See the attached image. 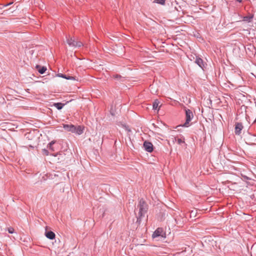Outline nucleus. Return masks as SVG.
<instances>
[{
    "label": "nucleus",
    "mask_w": 256,
    "mask_h": 256,
    "mask_svg": "<svg viewBox=\"0 0 256 256\" xmlns=\"http://www.w3.org/2000/svg\"><path fill=\"white\" fill-rule=\"evenodd\" d=\"M8 232L10 234H13L14 232V230L12 228H8Z\"/></svg>",
    "instance_id": "24"
},
{
    "label": "nucleus",
    "mask_w": 256,
    "mask_h": 256,
    "mask_svg": "<svg viewBox=\"0 0 256 256\" xmlns=\"http://www.w3.org/2000/svg\"><path fill=\"white\" fill-rule=\"evenodd\" d=\"M138 208L139 211L137 216V222L140 223L141 219L144 216L148 211V206L143 199H141L139 201Z\"/></svg>",
    "instance_id": "1"
},
{
    "label": "nucleus",
    "mask_w": 256,
    "mask_h": 256,
    "mask_svg": "<svg viewBox=\"0 0 256 256\" xmlns=\"http://www.w3.org/2000/svg\"><path fill=\"white\" fill-rule=\"evenodd\" d=\"M43 152H44V154H45L46 155L48 154V150H46V149H44Z\"/></svg>",
    "instance_id": "25"
},
{
    "label": "nucleus",
    "mask_w": 256,
    "mask_h": 256,
    "mask_svg": "<svg viewBox=\"0 0 256 256\" xmlns=\"http://www.w3.org/2000/svg\"><path fill=\"white\" fill-rule=\"evenodd\" d=\"M195 62L202 68L203 69V68L204 67V64L203 61V60L200 58L196 57V59L195 60Z\"/></svg>",
    "instance_id": "6"
},
{
    "label": "nucleus",
    "mask_w": 256,
    "mask_h": 256,
    "mask_svg": "<svg viewBox=\"0 0 256 256\" xmlns=\"http://www.w3.org/2000/svg\"><path fill=\"white\" fill-rule=\"evenodd\" d=\"M36 68L38 69V72L40 74H44L46 71V70L47 68L46 66H42L41 67L40 66H36Z\"/></svg>",
    "instance_id": "10"
},
{
    "label": "nucleus",
    "mask_w": 256,
    "mask_h": 256,
    "mask_svg": "<svg viewBox=\"0 0 256 256\" xmlns=\"http://www.w3.org/2000/svg\"><path fill=\"white\" fill-rule=\"evenodd\" d=\"M236 1L239 2H242V0H236Z\"/></svg>",
    "instance_id": "26"
},
{
    "label": "nucleus",
    "mask_w": 256,
    "mask_h": 256,
    "mask_svg": "<svg viewBox=\"0 0 256 256\" xmlns=\"http://www.w3.org/2000/svg\"><path fill=\"white\" fill-rule=\"evenodd\" d=\"M143 146L144 150L148 152H152L153 151V144L150 142L145 141L144 142Z\"/></svg>",
    "instance_id": "3"
},
{
    "label": "nucleus",
    "mask_w": 256,
    "mask_h": 256,
    "mask_svg": "<svg viewBox=\"0 0 256 256\" xmlns=\"http://www.w3.org/2000/svg\"><path fill=\"white\" fill-rule=\"evenodd\" d=\"M55 143V141L53 140L52 141L50 142L48 146V148H49L50 150H54V148H52V145Z\"/></svg>",
    "instance_id": "17"
},
{
    "label": "nucleus",
    "mask_w": 256,
    "mask_h": 256,
    "mask_svg": "<svg viewBox=\"0 0 256 256\" xmlns=\"http://www.w3.org/2000/svg\"><path fill=\"white\" fill-rule=\"evenodd\" d=\"M54 106L58 110H60L62 108L64 104L61 102H56L54 104Z\"/></svg>",
    "instance_id": "13"
},
{
    "label": "nucleus",
    "mask_w": 256,
    "mask_h": 256,
    "mask_svg": "<svg viewBox=\"0 0 256 256\" xmlns=\"http://www.w3.org/2000/svg\"><path fill=\"white\" fill-rule=\"evenodd\" d=\"M84 128V126H75V130L74 133L80 135L83 133Z\"/></svg>",
    "instance_id": "7"
},
{
    "label": "nucleus",
    "mask_w": 256,
    "mask_h": 256,
    "mask_svg": "<svg viewBox=\"0 0 256 256\" xmlns=\"http://www.w3.org/2000/svg\"><path fill=\"white\" fill-rule=\"evenodd\" d=\"M177 142H178V143L180 144L184 143V140H182L181 138H178Z\"/></svg>",
    "instance_id": "23"
},
{
    "label": "nucleus",
    "mask_w": 256,
    "mask_h": 256,
    "mask_svg": "<svg viewBox=\"0 0 256 256\" xmlns=\"http://www.w3.org/2000/svg\"><path fill=\"white\" fill-rule=\"evenodd\" d=\"M66 80H78V78H76V76H67L66 77Z\"/></svg>",
    "instance_id": "16"
},
{
    "label": "nucleus",
    "mask_w": 256,
    "mask_h": 256,
    "mask_svg": "<svg viewBox=\"0 0 256 256\" xmlns=\"http://www.w3.org/2000/svg\"><path fill=\"white\" fill-rule=\"evenodd\" d=\"M75 46L74 47H80L81 46H82V42H76V43H75Z\"/></svg>",
    "instance_id": "19"
},
{
    "label": "nucleus",
    "mask_w": 256,
    "mask_h": 256,
    "mask_svg": "<svg viewBox=\"0 0 256 256\" xmlns=\"http://www.w3.org/2000/svg\"><path fill=\"white\" fill-rule=\"evenodd\" d=\"M253 16H246L244 17L243 20L248 22H250Z\"/></svg>",
    "instance_id": "14"
},
{
    "label": "nucleus",
    "mask_w": 256,
    "mask_h": 256,
    "mask_svg": "<svg viewBox=\"0 0 256 256\" xmlns=\"http://www.w3.org/2000/svg\"><path fill=\"white\" fill-rule=\"evenodd\" d=\"M243 128V126L241 123L238 122L235 126V133L237 135H239L241 133V130Z\"/></svg>",
    "instance_id": "5"
},
{
    "label": "nucleus",
    "mask_w": 256,
    "mask_h": 256,
    "mask_svg": "<svg viewBox=\"0 0 256 256\" xmlns=\"http://www.w3.org/2000/svg\"><path fill=\"white\" fill-rule=\"evenodd\" d=\"M57 76L58 77H60L65 79H66V77H67V76H66V74H58Z\"/></svg>",
    "instance_id": "22"
},
{
    "label": "nucleus",
    "mask_w": 256,
    "mask_h": 256,
    "mask_svg": "<svg viewBox=\"0 0 256 256\" xmlns=\"http://www.w3.org/2000/svg\"><path fill=\"white\" fill-rule=\"evenodd\" d=\"M190 214L192 215V214H194V213H193V211H192L190 213Z\"/></svg>",
    "instance_id": "27"
},
{
    "label": "nucleus",
    "mask_w": 256,
    "mask_h": 256,
    "mask_svg": "<svg viewBox=\"0 0 256 256\" xmlns=\"http://www.w3.org/2000/svg\"><path fill=\"white\" fill-rule=\"evenodd\" d=\"M162 232V229L158 228L153 233L152 235V238H156L161 236Z\"/></svg>",
    "instance_id": "9"
},
{
    "label": "nucleus",
    "mask_w": 256,
    "mask_h": 256,
    "mask_svg": "<svg viewBox=\"0 0 256 256\" xmlns=\"http://www.w3.org/2000/svg\"><path fill=\"white\" fill-rule=\"evenodd\" d=\"M12 4V2H10L8 4H0V8H4V7H6V6H8L11 5Z\"/></svg>",
    "instance_id": "21"
},
{
    "label": "nucleus",
    "mask_w": 256,
    "mask_h": 256,
    "mask_svg": "<svg viewBox=\"0 0 256 256\" xmlns=\"http://www.w3.org/2000/svg\"><path fill=\"white\" fill-rule=\"evenodd\" d=\"M254 122H256V120H255Z\"/></svg>",
    "instance_id": "28"
},
{
    "label": "nucleus",
    "mask_w": 256,
    "mask_h": 256,
    "mask_svg": "<svg viewBox=\"0 0 256 256\" xmlns=\"http://www.w3.org/2000/svg\"><path fill=\"white\" fill-rule=\"evenodd\" d=\"M154 2L158 4L164 5L165 4V0H154Z\"/></svg>",
    "instance_id": "18"
},
{
    "label": "nucleus",
    "mask_w": 256,
    "mask_h": 256,
    "mask_svg": "<svg viewBox=\"0 0 256 256\" xmlns=\"http://www.w3.org/2000/svg\"><path fill=\"white\" fill-rule=\"evenodd\" d=\"M67 43L69 45V46L74 47L75 46L74 44L76 43V41L72 38H71L67 40Z\"/></svg>",
    "instance_id": "11"
},
{
    "label": "nucleus",
    "mask_w": 256,
    "mask_h": 256,
    "mask_svg": "<svg viewBox=\"0 0 256 256\" xmlns=\"http://www.w3.org/2000/svg\"><path fill=\"white\" fill-rule=\"evenodd\" d=\"M159 104H160V102L158 101V100H156L154 101L153 104H152L153 110H159V108H158Z\"/></svg>",
    "instance_id": "12"
},
{
    "label": "nucleus",
    "mask_w": 256,
    "mask_h": 256,
    "mask_svg": "<svg viewBox=\"0 0 256 256\" xmlns=\"http://www.w3.org/2000/svg\"><path fill=\"white\" fill-rule=\"evenodd\" d=\"M114 78H118H118H120V80L121 82H124V78H122L120 75H118V74H117V75H116V76H114Z\"/></svg>",
    "instance_id": "20"
},
{
    "label": "nucleus",
    "mask_w": 256,
    "mask_h": 256,
    "mask_svg": "<svg viewBox=\"0 0 256 256\" xmlns=\"http://www.w3.org/2000/svg\"><path fill=\"white\" fill-rule=\"evenodd\" d=\"M46 237L50 240H54L55 238V234L52 231L46 232Z\"/></svg>",
    "instance_id": "8"
},
{
    "label": "nucleus",
    "mask_w": 256,
    "mask_h": 256,
    "mask_svg": "<svg viewBox=\"0 0 256 256\" xmlns=\"http://www.w3.org/2000/svg\"><path fill=\"white\" fill-rule=\"evenodd\" d=\"M63 128L67 132H70L72 133L74 132L75 126L73 124H64Z\"/></svg>",
    "instance_id": "4"
},
{
    "label": "nucleus",
    "mask_w": 256,
    "mask_h": 256,
    "mask_svg": "<svg viewBox=\"0 0 256 256\" xmlns=\"http://www.w3.org/2000/svg\"><path fill=\"white\" fill-rule=\"evenodd\" d=\"M186 120V122L182 125L178 126L188 127L189 123L194 118V114L192 111L189 109H185Z\"/></svg>",
    "instance_id": "2"
},
{
    "label": "nucleus",
    "mask_w": 256,
    "mask_h": 256,
    "mask_svg": "<svg viewBox=\"0 0 256 256\" xmlns=\"http://www.w3.org/2000/svg\"><path fill=\"white\" fill-rule=\"evenodd\" d=\"M174 220H175L176 224H177L181 226L183 224V221L182 222L179 218H178L176 217L174 218Z\"/></svg>",
    "instance_id": "15"
}]
</instances>
